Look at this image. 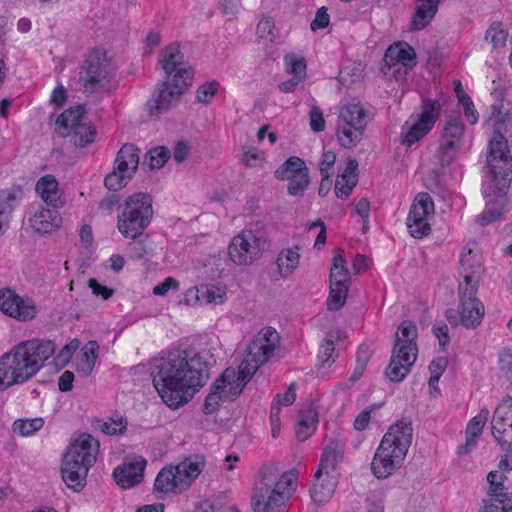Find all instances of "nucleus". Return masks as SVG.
<instances>
[{
  "label": "nucleus",
  "mask_w": 512,
  "mask_h": 512,
  "mask_svg": "<svg viewBox=\"0 0 512 512\" xmlns=\"http://www.w3.org/2000/svg\"><path fill=\"white\" fill-rule=\"evenodd\" d=\"M153 385L171 409L187 404L210 379L204 354L193 347L176 348L156 360Z\"/></svg>",
  "instance_id": "f257e3e1"
},
{
  "label": "nucleus",
  "mask_w": 512,
  "mask_h": 512,
  "mask_svg": "<svg viewBox=\"0 0 512 512\" xmlns=\"http://www.w3.org/2000/svg\"><path fill=\"white\" fill-rule=\"evenodd\" d=\"M259 480L252 496L254 512H280L296 489L298 472L294 469L280 473L275 465H265L259 471Z\"/></svg>",
  "instance_id": "f03ea898"
},
{
  "label": "nucleus",
  "mask_w": 512,
  "mask_h": 512,
  "mask_svg": "<svg viewBox=\"0 0 512 512\" xmlns=\"http://www.w3.org/2000/svg\"><path fill=\"white\" fill-rule=\"evenodd\" d=\"M413 426L410 421L400 420L383 436L371 462L373 475L386 479L399 469L411 446Z\"/></svg>",
  "instance_id": "7ed1b4c3"
},
{
  "label": "nucleus",
  "mask_w": 512,
  "mask_h": 512,
  "mask_svg": "<svg viewBox=\"0 0 512 512\" xmlns=\"http://www.w3.org/2000/svg\"><path fill=\"white\" fill-rule=\"evenodd\" d=\"M511 181L512 163L509 160L499 163V167H488V175L483 182L486 208L477 218L481 226H487L502 217Z\"/></svg>",
  "instance_id": "20e7f679"
},
{
  "label": "nucleus",
  "mask_w": 512,
  "mask_h": 512,
  "mask_svg": "<svg viewBox=\"0 0 512 512\" xmlns=\"http://www.w3.org/2000/svg\"><path fill=\"white\" fill-rule=\"evenodd\" d=\"M418 330L410 320L401 322L396 332L395 344L385 374L392 382H401L414 365L417 355Z\"/></svg>",
  "instance_id": "39448f33"
},
{
  "label": "nucleus",
  "mask_w": 512,
  "mask_h": 512,
  "mask_svg": "<svg viewBox=\"0 0 512 512\" xmlns=\"http://www.w3.org/2000/svg\"><path fill=\"white\" fill-rule=\"evenodd\" d=\"M460 264L464 278V283L458 287L462 325L467 329H476L485 315V307L476 297L482 269L479 265H469L467 257H462Z\"/></svg>",
  "instance_id": "423d86ee"
},
{
  "label": "nucleus",
  "mask_w": 512,
  "mask_h": 512,
  "mask_svg": "<svg viewBox=\"0 0 512 512\" xmlns=\"http://www.w3.org/2000/svg\"><path fill=\"white\" fill-rule=\"evenodd\" d=\"M193 70L180 68L173 77H166L158 83L151 97L145 103V109L150 116H160L177 105L182 95L191 85Z\"/></svg>",
  "instance_id": "0eeeda50"
},
{
  "label": "nucleus",
  "mask_w": 512,
  "mask_h": 512,
  "mask_svg": "<svg viewBox=\"0 0 512 512\" xmlns=\"http://www.w3.org/2000/svg\"><path fill=\"white\" fill-rule=\"evenodd\" d=\"M372 113L363 104L353 99L343 103L339 108L337 119V139L339 144L347 149L356 146L364 136V131Z\"/></svg>",
  "instance_id": "6e6552de"
},
{
  "label": "nucleus",
  "mask_w": 512,
  "mask_h": 512,
  "mask_svg": "<svg viewBox=\"0 0 512 512\" xmlns=\"http://www.w3.org/2000/svg\"><path fill=\"white\" fill-rule=\"evenodd\" d=\"M279 345L278 332L270 326L262 328L250 342L236 373L248 383L256 371L274 356Z\"/></svg>",
  "instance_id": "1a4fd4ad"
},
{
  "label": "nucleus",
  "mask_w": 512,
  "mask_h": 512,
  "mask_svg": "<svg viewBox=\"0 0 512 512\" xmlns=\"http://www.w3.org/2000/svg\"><path fill=\"white\" fill-rule=\"evenodd\" d=\"M152 217L150 195L135 193L126 199L123 212L118 216L117 228L124 237L135 239L149 226Z\"/></svg>",
  "instance_id": "9d476101"
},
{
  "label": "nucleus",
  "mask_w": 512,
  "mask_h": 512,
  "mask_svg": "<svg viewBox=\"0 0 512 512\" xmlns=\"http://www.w3.org/2000/svg\"><path fill=\"white\" fill-rule=\"evenodd\" d=\"M36 363L22 342L0 357V390L22 384L37 372Z\"/></svg>",
  "instance_id": "9b49d317"
},
{
  "label": "nucleus",
  "mask_w": 512,
  "mask_h": 512,
  "mask_svg": "<svg viewBox=\"0 0 512 512\" xmlns=\"http://www.w3.org/2000/svg\"><path fill=\"white\" fill-rule=\"evenodd\" d=\"M511 120L512 111L509 102L505 103L503 99H499L490 106L487 122L492 124L494 136L488 145L487 167H499V163H504L506 160L512 163L507 139L504 136V125Z\"/></svg>",
  "instance_id": "f8f14e48"
},
{
  "label": "nucleus",
  "mask_w": 512,
  "mask_h": 512,
  "mask_svg": "<svg viewBox=\"0 0 512 512\" xmlns=\"http://www.w3.org/2000/svg\"><path fill=\"white\" fill-rule=\"evenodd\" d=\"M266 247L267 234L264 224L258 221L232 239L228 253L235 264L249 265L260 258Z\"/></svg>",
  "instance_id": "ddd939ff"
},
{
  "label": "nucleus",
  "mask_w": 512,
  "mask_h": 512,
  "mask_svg": "<svg viewBox=\"0 0 512 512\" xmlns=\"http://www.w3.org/2000/svg\"><path fill=\"white\" fill-rule=\"evenodd\" d=\"M115 77V67L102 50L92 51L80 66L78 81L84 92L92 94L110 86Z\"/></svg>",
  "instance_id": "4468645a"
},
{
  "label": "nucleus",
  "mask_w": 512,
  "mask_h": 512,
  "mask_svg": "<svg viewBox=\"0 0 512 512\" xmlns=\"http://www.w3.org/2000/svg\"><path fill=\"white\" fill-rule=\"evenodd\" d=\"M84 108L77 106L65 110L56 120V133L75 147H86L95 141L96 130L92 126L84 123Z\"/></svg>",
  "instance_id": "2eb2a0df"
},
{
  "label": "nucleus",
  "mask_w": 512,
  "mask_h": 512,
  "mask_svg": "<svg viewBox=\"0 0 512 512\" xmlns=\"http://www.w3.org/2000/svg\"><path fill=\"white\" fill-rule=\"evenodd\" d=\"M246 384L247 382L236 373L234 368H226L212 383L210 392L204 400L202 412L205 415L213 414L219 409L222 402L236 399Z\"/></svg>",
  "instance_id": "dca6fc26"
},
{
  "label": "nucleus",
  "mask_w": 512,
  "mask_h": 512,
  "mask_svg": "<svg viewBox=\"0 0 512 512\" xmlns=\"http://www.w3.org/2000/svg\"><path fill=\"white\" fill-rule=\"evenodd\" d=\"M440 114V104L436 100L424 99L420 113H413L403 124L401 142L406 147L426 136L434 127Z\"/></svg>",
  "instance_id": "f3484780"
},
{
  "label": "nucleus",
  "mask_w": 512,
  "mask_h": 512,
  "mask_svg": "<svg viewBox=\"0 0 512 512\" xmlns=\"http://www.w3.org/2000/svg\"><path fill=\"white\" fill-rule=\"evenodd\" d=\"M274 176L278 180L289 181L287 191L293 197H302L310 183L309 169L297 156L289 157L275 170Z\"/></svg>",
  "instance_id": "a211bd4d"
},
{
  "label": "nucleus",
  "mask_w": 512,
  "mask_h": 512,
  "mask_svg": "<svg viewBox=\"0 0 512 512\" xmlns=\"http://www.w3.org/2000/svg\"><path fill=\"white\" fill-rule=\"evenodd\" d=\"M434 214V202L432 197L425 192L419 193L410 208L406 226L410 235L421 239L431 232V226L428 222L430 215Z\"/></svg>",
  "instance_id": "6ab92c4d"
},
{
  "label": "nucleus",
  "mask_w": 512,
  "mask_h": 512,
  "mask_svg": "<svg viewBox=\"0 0 512 512\" xmlns=\"http://www.w3.org/2000/svg\"><path fill=\"white\" fill-rule=\"evenodd\" d=\"M99 446V441L92 435L87 433L81 434L71 444L63 460L70 463L75 462L77 466L90 469L97 460Z\"/></svg>",
  "instance_id": "aec40b11"
},
{
  "label": "nucleus",
  "mask_w": 512,
  "mask_h": 512,
  "mask_svg": "<svg viewBox=\"0 0 512 512\" xmlns=\"http://www.w3.org/2000/svg\"><path fill=\"white\" fill-rule=\"evenodd\" d=\"M0 310L20 321L31 320L36 315L34 302L29 298L20 297L10 288L0 290Z\"/></svg>",
  "instance_id": "412c9836"
},
{
  "label": "nucleus",
  "mask_w": 512,
  "mask_h": 512,
  "mask_svg": "<svg viewBox=\"0 0 512 512\" xmlns=\"http://www.w3.org/2000/svg\"><path fill=\"white\" fill-rule=\"evenodd\" d=\"M384 61L390 69H394L393 74L396 79H399L397 74L402 67L404 68V74H406L408 69L416 65V53L409 44L398 42L388 47L384 55Z\"/></svg>",
  "instance_id": "4be33fe9"
},
{
  "label": "nucleus",
  "mask_w": 512,
  "mask_h": 512,
  "mask_svg": "<svg viewBox=\"0 0 512 512\" xmlns=\"http://www.w3.org/2000/svg\"><path fill=\"white\" fill-rule=\"evenodd\" d=\"M492 435L500 445L506 443V435L510 433L507 427L512 431V396H507L501 400L494 411L492 419Z\"/></svg>",
  "instance_id": "5701e85b"
},
{
  "label": "nucleus",
  "mask_w": 512,
  "mask_h": 512,
  "mask_svg": "<svg viewBox=\"0 0 512 512\" xmlns=\"http://www.w3.org/2000/svg\"><path fill=\"white\" fill-rule=\"evenodd\" d=\"M205 466V458L200 454L189 455L174 467L178 483L187 490L200 475Z\"/></svg>",
  "instance_id": "b1692460"
},
{
  "label": "nucleus",
  "mask_w": 512,
  "mask_h": 512,
  "mask_svg": "<svg viewBox=\"0 0 512 512\" xmlns=\"http://www.w3.org/2000/svg\"><path fill=\"white\" fill-rule=\"evenodd\" d=\"M61 217L57 208H45L42 205L34 207L29 218L32 228L39 234L51 233L60 227Z\"/></svg>",
  "instance_id": "393cba45"
},
{
  "label": "nucleus",
  "mask_w": 512,
  "mask_h": 512,
  "mask_svg": "<svg viewBox=\"0 0 512 512\" xmlns=\"http://www.w3.org/2000/svg\"><path fill=\"white\" fill-rule=\"evenodd\" d=\"M146 463V460L141 458L116 467L113 471L115 482L124 489L139 484L144 477Z\"/></svg>",
  "instance_id": "a878e982"
},
{
  "label": "nucleus",
  "mask_w": 512,
  "mask_h": 512,
  "mask_svg": "<svg viewBox=\"0 0 512 512\" xmlns=\"http://www.w3.org/2000/svg\"><path fill=\"white\" fill-rule=\"evenodd\" d=\"M342 459V449L337 442L331 441L323 450L320 464L315 472L314 478L320 479L323 475H336V467Z\"/></svg>",
  "instance_id": "bb28decb"
},
{
  "label": "nucleus",
  "mask_w": 512,
  "mask_h": 512,
  "mask_svg": "<svg viewBox=\"0 0 512 512\" xmlns=\"http://www.w3.org/2000/svg\"><path fill=\"white\" fill-rule=\"evenodd\" d=\"M139 159V149L134 144H124L115 159L116 169L119 172L128 173V177H132L138 168Z\"/></svg>",
  "instance_id": "cd10ccee"
},
{
  "label": "nucleus",
  "mask_w": 512,
  "mask_h": 512,
  "mask_svg": "<svg viewBox=\"0 0 512 512\" xmlns=\"http://www.w3.org/2000/svg\"><path fill=\"white\" fill-rule=\"evenodd\" d=\"M442 1L443 0H417L411 28L413 30L424 29L436 15L439 4Z\"/></svg>",
  "instance_id": "c85d7f7f"
},
{
  "label": "nucleus",
  "mask_w": 512,
  "mask_h": 512,
  "mask_svg": "<svg viewBox=\"0 0 512 512\" xmlns=\"http://www.w3.org/2000/svg\"><path fill=\"white\" fill-rule=\"evenodd\" d=\"M160 63L166 77H173L180 68H187L184 65V54L177 43H171L161 53ZM191 69L190 67H188Z\"/></svg>",
  "instance_id": "c756f323"
},
{
  "label": "nucleus",
  "mask_w": 512,
  "mask_h": 512,
  "mask_svg": "<svg viewBox=\"0 0 512 512\" xmlns=\"http://www.w3.org/2000/svg\"><path fill=\"white\" fill-rule=\"evenodd\" d=\"M88 471V468L77 466L75 462L70 463L63 460L62 479L67 487L75 492H79L85 487Z\"/></svg>",
  "instance_id": "7c9ffc66"
},
{
  "label": "nucleus",
  "mask_w": 512,
  "mask_h": 512,
  "mask_svg": "<svg viewBox=\"0 0 512 512\" xmlns=\"http://www.w3.org/2000/svg\"><path fill=\"white\" fill-rule=\"evenodd\" d=\"M22 343L36 363L38 370H40L45 361L54 354L56 348L54 342L50 340L33 339L22 341Z\"/></svg>",
  "instance_id": "2f4dec72"
},
{
  "label": "nucleus",
  "mask_w": 512,
  "mask_h": 512,
  "mask_svg": "<svg viewBox=\"0 0 512 512\" xmlns=\"http://www.w3.org/2000/svg\"><path fill=\"white\" fill-rule=\"evenodd\" d=\"M36 192L48 206L59 208L63 205L58 195V181L52 175H45L38 180Z\"/></svg>",
  "instance_id": "473e14b6"
},
{
  "label": "nucleus",
  "mask_w": 512,
  "mask_h": 512,
  "mask_svg": "<svg viewBox=\"0 0 512 512\" xmlns=\"http://www.w3.org/2000/svg\"><path fill=\"white\" fill-rule=\"evenodd\" d=\"M506 476L499 475L497 471H491L487 475V481L490 485V496L495 502L504 503L506 511H512V493L507 492L504 486Z\"/></svg>",
  "instance_id": "72a5a7b5"
},
{
  "label": "nucleus",
  "mask_w": 512,
  "mask_h": 512,
  "mask_svg": "<svg viewBox=\"0 0 512 512\" xmlns=\"http://www.w3.org/2000/svg\"><path fill=\"white\" fill-rule=\"evenodd\" d=\"M22 195L21 189L3 190L0 192V235H3L9 227L13 203Z\"/></svg>",
  "instance_id": "f704fd0d"
},
{
  "label": "nucleus",
  "mask_w": 512,
  "mask_h": 512,
  "mask_svg": "<svg viewBox=\"0 0 512 512\" xmlns=\"http://www.w3.org/2000/svg\"><path fill=\"white\" fill-rule=\"evenodd\" d=\"M314 483L310 489L311 498L318 504L326 503L333 495L336 485L337 476L323 475L320 479L314 478Z\"/></svg>",
  "instance_id": "c9c22d12"
},
{
  "label": "nucleus",
  "mask_w": 512,
  "mask_h": 512,
  "mask_svg": "<svg viewBox=\"0 0 512 512\" xmlns=\"http://www.w3.org/2000/svg\"><path fill=\"white\" fill-rule=\"evenodd\" d=\"M344 251L338 249L337 255L333 258L330 269V285L349 287L350 271L347 268V262L343 255Z\"/></svg>",
  "instance_id": "e433bc0d"
},
{
  "label": "nucleus",
  "mask_w": 512,
  "mask_h": 512,
  "mask_svg": "<svg viewBox=\"0 0 512 512\" xmlns=\"http://www.w3.org/2000/svg\"><path fill=\"white\" fill-rule=\"evenodd\" d=\"M176 472L174 470V467L168 468L165 467L160 470L158 473L155 483H154V489L155 491L163 494L168 493H182L183 489L178 483V479L176 478Z\"/></svg>",
  "instance_id": "4c0bfd02"
},
{
  "label": "nucleus",
  "mask_w": 512,
  "mask_h": 512,
  "mask_svg": "<svg viewBox=\"0 0 512 512\" xmlns=\"http://www.w3.org/2000/svg\"><path fill=\"white\" fill-rule=\"evenodd\" d=\"M127 420L120 414H114L107 420L96 419L92 422L95 430L101 431L105 435H122L127 429Z\"/></svg>",
  "instance_id": "58836bf2"
},
{
  "label": "nucleus",
  "mask_w": 512,
  "mask_h": 512,
  "mask_svg": "<svg viewBox=\"0 0 512 512\" xmlns=\"http://www.w3.org/2000/svg\"><path fill=\"white\" fill-rule=\"evenodd\" d=\"M464 131L465 126L462 120L459 117H450L442 130L441 140L460 145Z\"/></svg>",
  "instance_id": "ea45409f"
},
{
  "label": "nucleus",
  "mask_w": 512,
  "mask_h": 512,
  "mask_svg": "<svg viewBox=\"0 0 512 512\" xmlns=\"http://www.w3.org/2000/svg\"><path fill=\"white\" fill-rule=\"evenodd\" d=\"M198 299L204 300L208 304H222L226 299V290L219 285H202L197 289Z\"/></svg>",
  "instance_id": "a19ab883"
},
{
  "label": "nucleus",
  "mask_w": 512,
  "mask_h": 512,
  "mask_svg": "<svg viewBox=\"0 0 512 512\" xmlns=\"http://www.w3.org/2000/svg\"><path fill=\"white\" fill-rule=\"evenodd\" d=\"M299 253L293 249L281 251L277 258V266L283 276H288L299 263Z\"/></svg>",
  "instance_id": "79ce46f5"
},
{
  "label": "nucleus",
  "mask_w": 512,
  "mask_h": 512,
  "mask_svg": "<svg viewBox=\"0 0 512 512\" xmlns=\"http://www.w3.org/2000/svg\"><path fill=\"white\" fill-rule=\"evenodd\" d=\"M44 425V420L40 417L25 420L17 419L13 423L14 432L19 433L21 436H30L39 431Z\"/></svg>",
  "instance_id": "37998d69"
},
{
  "label": "nucleus",
  "mask_w": 512,
  "mask_h": 512,
  "mask_svg": "<svg viewBox=\"0 0 512 512\" xmlns=\"http://www.w3.org/2000/svg\"><path fill=\"white\" fill-rule=\"evenodd\" d=\"M348 291L349 287L330 285L329 296L327 298L328 310H339L346 302Z\"/></svg>",
  "instance_id": "c03bdc74"
},
{
  "label": "nucleus",
  "mask_w": 512,
  "mask_h": 512,
  "mask_svg": "<svg viewBox=\"0 0 512 512\" xmlns=\"http://www.w3.org/2000/svg\"><path fill=\"white\" fill-rule=\"evenodd\" d=\"M170 158V151L164 146L150 149L146 155L145 162L151 169H160Z\"/></svg>",
  "instance_id": "a18cd8bd"
},
{
  "label": "nucleus",
  "mask_w": 512,
  "mask_h": 512,
  "mask_svg": "<svg viewBox=\"0 0 512 512\" xmlns=\"http://www.w3.org/2000/svg\"><path fill=\"white\" fill-rule=\"evenodd\" d=\"M286 64V72L292 74L293 77H306V61L303 57L296 54H288L284 58Z\"/></svg>",
  "instance_id": "49530a36"
},
{
  "label": "nucleus",
  "mask_w": 512,
  "mask_h": 512,
  "mask_svg": "<svg viewBox=\"0 0 512 512\" xmlns=\"http://www.w3.org/2000/svg\"><path fill=\"white\" fill-rule=\"evenodd\" d=\"M460 149V145L453 144L452 142H445L440 141V146L437 152L439 162L441 166H449L454 159L456 158V155L458 154V151Z\"/></svg>",
  "instance_id": "de8ad7c7"
},
{
  "label": "nucleus",
  "mask_w": 512,
  "mask_h": 512,
  "mask_svg": "<svg viewBox=\"0 0 512 512\" xmlns=\"http://www.w3.org/2000/svg\"><path fill=\"white\" fill-rule=\"evenodd\" d=\"M489 411L487 408L481 409L480 413L471 419L466 428V436L478 439L487 422Z\"/></svg>",
  "instance_id": "09e8293b"
},
{
  "label": "nucleus",
  "mask_w": 512,
  "mask_h": 512,
  "mask_svg": "<svg viewBox=\"0 0 512 512\" xmlns=\"http://www.w3.org/2000/svg\"><path fill=\"white\" fill-rule=\"evenodd\" d=\"M508 33L502 28V23L494 22L486 31L485 38L490 40L493 47L498 49L504 47Z\"/></svg>",
  "instance_id": "8fccbe9b"
},
{
  "label": "nucleus",
  "mask_w": 512,
  "mask_h": 512,
  "mask_svg": "<svg viewBox=\"0 0 512 512\" xmlns=\"http://www.w3.org/2000/svg\"><path fill=\"white\" fill-rule=\"evenodd\" d=\"M335 347H334V340H333V334L330 332L326 335L325 340L322 342L318 354L319 361L322 366L328 365L335 360L334 355Z\"/></svg>",
  "instance_id": "3c124183"
},
{
  "label": "nucleus",
  "mask_w": 512,
  "mask_h": 512,
  "mask_svg": "<svg viewBox=\"0 0 512 512\" xmlns=\"http://www.w3.org/2000/svg\"><path fill=\"white\" fill-rule=\"evenodd\" d=\"M132 177H128V173L119 172L116 168L109 173L104 180L105 186L111 191H117L125 186Z\"/></svg>",
  "instance_id": "603ef678"
},
{
  "label": "nucleus",
  "mask_w": 512,
  "mask_h": 512,
  "mask_svg": "<svg viewBox=\"0 0 512 512\" xmlns=\"http://www.w3.org/2000/svg\"><path fill=\"white\" fill-rule=\"evenodd\" d=\"M274 28V20L269 16L263 17L257 25V34L260 39L272 43L275 38Z\"/></svg>",
  "instance_id": "864d4df0"
},
{
  "label": "nucleus",
  "mask_w": 512,
  "mask_h": 512,
  "mask_svg": "<svg viewBox=\"0 0 512 512\" xmlns=\"http://www.w3.org/2000/svg\"><path fill=\"white\" fill-rule=\"evenodd\" d=\"M220 84L217 81L205 83L198 87L196 91V99L198 102L208 104L215 96Z\"/></svg>",
  "instance_id": "5fc2aeb1"
},
{
  "label": "nucleus",
  "mask_w": 512,
  "mask_h": 512,
  "mask_svg": "<svg viewBox=\"0 0 512 512\" xmlns=\"http://www.w3.org/2000/svg\"><path fill=\"white\" fill-rule=\"evenodd\" d=\"M498 364L504 376L512 381V349L503 348L499 352Z\"/></svg>",
  "instance_id": "6e6d98bb"
},
{
  "label": "nucleus",
  "mask_w": 512,
  "mask_h": 512,
  "mask_svg": "<svg viewBox=\"0 0 512 512\" xmlns=\"http://www.w3.org/2000/svg\"><path fill=\"white\" fill-rule=\"evenodd\" d=\"M336 161V154L333 151H325L322 154L319 170L323 180H328L331 175V169Z\"/></svg>",
  "instance_id": "4d7b16f0"
},
{
  "label": "nucleus",
  "mask_w": 512,
  "mask_h": 512,
  "mask_svg": "<svg viewBox=\"0 0 512 512\" xmlns=\"http://www.w3.org/2000/svg\"><path fill=\"white\" fill-rule=\"evenodd\" d=\"M329 23L330 15L328 14V9L325 6H322L316 11L315 18L312 20L310 28L315 32L319 29L328 27Z\"/></svg>",
  "instance_id": "13d9d810"
},
{
  "label": "nucleus",
  "mask_w": 512,
  "mask_h": 512,
  "mask_svg": "<svg viewBox=\"0 0 512 512\" xmlns=\"http://www.w3.org/2000/svg\"><path fill=\"white\" fill-rule=\"evenodd\" d=\"M299 416L300 419L298 425L313 432L318 422V415L316 411L312 408H308L301 411Z\"/></svg>",
  "instance_id": "bf43d9fd"
},
{
  "label": "nucleus",
  "mask_w": 512,
  "mask_h": 512,
  "mask_svg": "<svg viewBox=\"0 0 512 512\" xmlns=\"http://www.w3.org/2000/svg\"><path fill=\"white\" fill-rule=\"evenodd\" d=\"M128 256L133 260H142L148 254V249L143 241L133 239L127 247Z\"/></svg>",
  "instance_id": "052dcab7"
},
{
  "label": "nucleus",
  "mask_w": 512,
  "mask_h": 512,
  "mask_svg": "<svg viewBox=\"0 0 512 512\" xmlns=\"http://www.w3.org/2000/svg\"><path fill=\"white\" fill-rule=\"evenodd\" d=\"M358 179H353L352 181L349 180H342L341 178L337 177L336 183H335V194L338 198L345 199L347 198L353 188L356 186Z\"/></svg>",
  "instance_id": "680f3d73"
},
{
  "label": "nucleus",
  "mask_w": 512,
  "mask_h": 512,
  "mask_svg": "<svg viewBox=\"0 0 512 512\" xmlns=\"http://www.w3.org/2000/svg\"><path fill=\"white\" fill-rule=\"evenodd\" d=\"M310 127L314 132H321L325 129V120L322 110L318 106H313L309 114Z\"/></svg>",
  "instance_id": "e2e57ef3"
},
{
  "label": "nucleus",
  "mask_w": 512,
  "mask_h": 512,
  "mask_svg": "<svg viewBox=\"0 0 512 512\" xmlns=\"http://www.w3.org/2000/svg\"><path fill=\"white\" fill-rule=\"evenodd\" d=\"M296 400V383H291L284 394H277L272 402H279L281 406L292 405Z\"/></svg>",
  "instance_id": "0e129e2a"
},
{
  "label": "nucleus",
  "mask_w": 512,
  "mask_h": 512,
  "mask_svg": "<svg viewBox=\"0 0 512 512\" xmlns=\"http://www.w3.org/2000/svg\"><path fill=\"white\" fill-rule=\"evenodd\" d=\"M88 287L92 290V293L95 296H101L102 299H104V300L109 299L113 295V293H114V290L112 288H109V287L101 285L94 278H90L89 279Z\"/></svg>",
  "instance_id": "69168bd1"
},
{
  "label": "nucleus",
  "mask_w": 512,
  "mask_h": 512,
  "mask_svg": "<svg viewBox=\"0 0 512 512\" xmlns=\"http://www.w3.org/2000/svg\"><path fill=\"white\" fill-rule=\"evenodd\" d=\"M432 330L435 336L438 338L440 347L442 350H445L450 343L449 329L447 324L440 323L438 325H434Z\"/></svg>",
  "instance_id": "338daca9"
},
{
  "label": "nucleus",
  "mask_w": 512,
  "mask_h": 512,
  "mask_svg": "<svg viewBox=\"0 0 512 512\" xmlns=\"http://www.w3.org/2000/svg\"><path fill=\"white\" fill-rule=\"evenodd\" d=\"M504 449V454L502 455L499 468L502 471H511L512 470V443L506 439V443L501 445Z\"/></svg>",
  "instance_id": "774afa93"
}]
</instances>
